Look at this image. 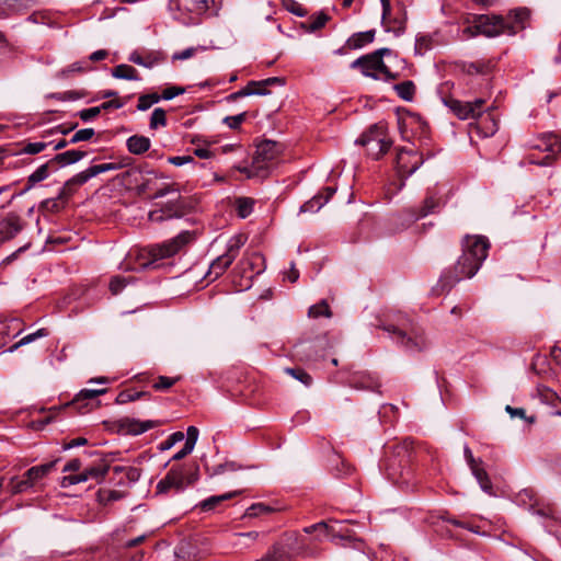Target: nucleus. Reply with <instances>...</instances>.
Listing matches in <instances>:
<instances>
[{
    "label": "nucleus",
    "mask_w": 561,
    "mask_h": 561,
    "mask_svg": "<svg viewBox=\"0 0 561 561\" xmlns=\"http://www.w3.org/2000/svg\"><path fill=\"white\" fill-rule=\"evenodd\" d=\"M247 113H240L238 115L233 116H227L225 117L224 122L229 126L231 129H238L240 125L245 121Z\"/></svg>",
    "instance_id": "obj_63"
},
{
    "label": "nucleus",
    "mask_w": 561,
    "mask_h": 561,
    "mask_svg": "<svg viewBox=\"0 0 561 561\" xmlns=\"http://www.w3.org/2000/svg\"><path fill=\"white\" fill-rule=\"evenodd\" d=\"M19 324L18 319L1 320L0 321V347L7 344L8 339L11 336V328Z\"/></svg>",
    "instance_id": "obj_43"
},
{
    "label": "nucleus",
    "mask_w": 561,
    "mask_h": 561,
    "mask_svg": "<svg viewBox=\"0 0 561 561\" xmlns=\"http://www.w3.org/2000/svg\"><path fill=\"white\" fill-rule=\"evenodd\" d=\"M150 139L142 135H133L126 140L127 150L136 156L147 152L150 149Z\"/></svg>",
    "instance_id": "obj_24"
},
{
    "label": "nucleus",
    "mask_w": 561,
    "mask_h": 561,
    "mask_svg": "<svg viewBox=\"0 0 561 561\" xmlns=\"http://www.w3.org/2000/svg\"><path fill=\"white\" fill-rule=\"evenodd\" d=\"M173 217H179V215L176 213H172L170 209L153 210V211H150V214H149V219L151 221H156V222L162 221L165 218H173Z\"/></svg>",
    "instance_id": "obj_62"
},
{
    "label": "nucleus",
    "mask_w": 561,
    "mask_h": 561,
    "mask_svg": "<svg viewBox=\"0 0 561 561\" xmlns=\"http://www.w3.org/2000/svg\"><path fill=\"white\" fill-rule=\"evenodd\" d=\"M191 142L193 145H196V148L193 149V154L198 157L199 159H210L215 156L214 151L209 150L207 147L199 146V144L202 142L201 137H193Z\"/></svg>",
    "instance_id": "obj_52"
},
{
    "label": "nucleus",
    "mask_w": 561,
    "mask_h": 561,
    "mask_svg": "<svg viewBox=\"0 0 561 561\" xmlns=\"http://www.w3.org/2000/svg\"><path fill=\"white\" fill-rule=\"evenodd\" d=\"M184 92H185L184 88L173 85V87H168L167 89H164L162 91V93L159 94V96H161L162 100L169 101L180 94H183Z\"/></svg>",
    "instance_id": "obj_64"
},
{
    "label": "nucleus",
    "mask_w": 561,
    "mask_h": 561,
    "mask_svg": "<svg viewBox=\"0 0 561 561\" xmlns=\"http://www.w3.org/2000/svg\"><path fill=\"white\" fill-rule=\"evenodd\" d=\"M95 131L93 128H83L75 133V135L69 139L70 144H77L80 141L90 140L94 136Z\"/></svg>",
    "instance_id": "obj_59"
},
{
    "label": "nucleus",
    "mask_w": 561,
    "mask_h": 561,
    "mask_svg": "<svg viewBox=\"0 0 561 561\" xmlns=\"http://www.w3.org/2000/svg\"><path fill=\"white\" fill-rule=\"evenodd\" d=\"M247 240V236L242 233L232 236L227 242L226 252L224 254L234 261Z\"/></svg>",
    "instance_id": "obj_31"
},
{
    "label": "nucleus",
    "mask_w": 561,
    "mask_h": 561,
    "mask_svg": "<svg viewBox=\"0 0 561 561\" xmlns=\"http://www.w3.org/2000/svg\"><path fill=\"white\" fill-rule=\"evenodd\" d=\"M24 227L23 219L14 214L9 213L0 217V242H5L14 238Z\"/></svg>",
    "instance_id": "obj_17"
},
{
    "label": "nucleus",
    "mask_w": 561,
    "mask_h": 561,
    "mask_svg": "<svg viewBox=\"0 0 561 561\" xmlns=\"http://www.w3.org/2000/svg\"><path fill=\"white\" fill-rule=\"evenodd\" d=\"M490 243L486 238L467 236L462 241V254L454 270L443 273L438 280L442 290H450L463 278L473 277L488 256Z\"/></svg>",
    "instance_id": "obj_1"
},
{
    "label": "nucleus",
    "mask_w": 561,
    "mask_h": 561,
    "mask_svg": "<svg viewBox=\"0 0 561 561\" xmlns=\"http://www.w3.org/2000/svg\"><path fill=\"white\" fill-rule=\"evenodd\" d=\"M161 424L160 421H139L131 417H124L119 420L118 427L122 434L124 435H140L153 427H157Z\"/></svg>",
    "instance_id": "obj_18"
},
{
    "label": "nucleus",
    "mask_w": 561,
    "mask_h": 561,
    "mask_svg": "<svg viewBox=\"0 0 561 561\" xmlns=\"http://www.w3.org/2000/svg\"><path fill=\"white\" fill-rule=\"evenodd\" d=\"M168 162L175 165V167H182V165H185V164H193L194 167H198V168H207L208 167V163H197L194 158L190 154L187 156H174V157H169L168 158Z\"/></svg>",
    "instance_id": "obj_44"
},
{
    "label": "nucleus",
    "mask_w": 561,
    "mask_h": 561,
    "mask_svg": "<svg viewBox=\"0 0 561 561\" xmlns=\"http://www.w3.org/2000/svg\"><path fill=\"white\" fill-rule=\"evenodd\" d=\"M423 162V158L417 152L401 149L396 157V169L398 174L405 180L412 175Z\"/></svg>",
    "instance_id": "obj_13"
},
{
    "label": "nucleus",
    "mask_w": 561,
    "mask_h": 561,
    "mask_svg": "<svg viewBox=\"0 0 561 561\" xmlns=\"http://www.w3.org/2000/svg\"><path fill=\"white\" fill-rule=\"evenodd\" d=\"M375 38V31H366V32H359L354 34L352 37L348 38L347 45L352 49H358L365 46L366 44H369Z\"/></svg>",
    "instance_id": "obj_33"
},
{
    "label": "nucleus",
    "mask_w": 561,
    "mask_h": 561,
    "mask_svg": "<svg viewBox=\"0 0 561 561\" xmlns=\"http://www.w3.org/2000/svg\"><path fill=\"white\" fill-rule=\"evenodd\" d=\"M179 378H171L167 376H159L158 379L153 382L152 387L157 391H164L170 389Z\"/></svg>",
    "instance_id": "obj_57"
},
{
    "label": "nucleus",
    "mask_w": 561,
    "mask_h": 561,
    "mask_svg": "<svg viewBox=\"0 0 561 561\" xmlns=\"http://www.w3.org/2000/svg\"><path fill=\"white\" fill-rule=\"evenodd\" d=\"M530 12L527 8H516L506 15L480 14L476 15L472 26H467L463 33L468 36L481 34L486 37L501 35L513 36L526 28Z\"/></svg>",
    "instance_id": "obj_2"
},
{
    "label": "nucleus",
    "mask_w": 561,
    "mask_h": 561,
    "mask_svg": "<svg viewBox=\"0 0 561 561\" xmlns=\"http://www.w3.org/2000/svg\"><path fill=\"white\" fill-rule=\"evenodd\" d=\"M236 205L238 216L247 218L253 211L254 201L249 197H239Z\"/></svg>",
    "instance_id": "obj_41"
},
{
    "label": "nucleus",
    "mask_w": 561,
    "mask_h": 561,
    "mask_svg": "<svg viewBox=\"0 0 561 561\" xmlns=\"http://www.w3.org/2000/svg\"><path fill=\"white\" fill-rule=\"evenodd\" d=\"M47 146H48L47 142H42V141L27 142L26 145L23 146V148L21 149V152L26 153V154H37V153L42 152L43 150H45Z\"/></svg>",
    "instance_id": "obj_60"
},
{
    "label": "nucleus",
    "mask_w": 561,
    "mask_h": 561,
    "mask_svg": "<svg viewBox=\"0 0 561 561\" xmlns=\"http://www.w3.org/2000/svg\"><path fill=\"white\" fill-rule=\"evenodd\" d=\"M481 465L482 463H478V465L471 467L470 468L471 473L476 478V480L479 483L481 490L484 493L489 494V495H493L494 492H493L492 482H491V480L489 478L488 472L484 470V468L481 467Z\"/></svg>",
    "instance_id": "obj_27"
},
{
    "label": "nucleus",
    "mask_w": 561,
    "mask_h": 561,
    "mask_svg": "<svg viewBox=\"0 0 561 561\" xmlns=\"http://www.w3.org/2000/svg\"><path fill=\"white\" fill-rule=\"evenodd\" d=\"M89 69H90V67H89V62L87 60H79V61H75L71 65L59 70L57 73V77L61 78V79L69 78L73 73H81Z\"/></svg>",
    "instance_id": "obj_35"
},
{
    "label": "nucleus",
    "mask_w": 561,
    "mask_h": 561,
    "mask_svg": "<svg viewBox=\"0 0 561 561\" xmlns=\"http://www.w3.org/2000/svg\"><path fill=\"white\" fill-rule=\"evenodd\" d=\"M393 89L398 96L407 102H411L414 99L416 88L414 82L411 80L397 83L394 84Z\"/></svg>",
    "instance_id": "obj_34"
},
{
    "label": "nucleus",
    "mask_w": 561,
    "mask_h": 561,
    "mask_svg": "<svg viewBox=\"0 0 561 561\" xmlns=\"http://www.w3.org/2000/svg\"><path fill=\"white\" fill-rule=\"evenodd\" d=\"M49 334L48 330L45 329V328H42V329H38L37 331L33 332V333H30L25 336H23L19 342H16L15 344H13L12 346L9 347L8 352L9 353H13L14 351H16L19 347L23 346V345H26L28 343H32L34 342L35 340L39 339V337H45Z\"/></svg>",
    "instance_id": "obj_38"
},
{
    "label": "nucleus",
    "mask_w": 561,
    "mask_h": 561,
    "mask_svg": "<svg viewBox=\"0 0 561 561\" xmlns=\"http://www.w3.org/2000/svg\"><path fill=\"white\" fill-rule=\"evenodd\" d=\"M112 469L111 483L115 486H127L137 482L140 478V470L136 467L115 466Z\"/></svg>",
    "instance_id": "obj_19"
},
{
    "label": "nucleus",
    "mask_w": 561,
    "mask_h": 561,
    "mask_svg": "<svg viewBox=\"0 0 561 561\" xmlns=\"http://www.w3.org/2000/svg\"><path fill=\"white\" fill-rule=\"evenodd\" d=\"M324 344V339L319 337L313 341L299 342L295 345V355L306 362H317L320 358H323V355L318 354L316 350L323 347Z\"/></svg>",
    "instance_id": "obj_20"
},
{
    "label": "nucleus",
    "mask_w": 561,
    "mask_h": 561,
    "mask_svg": "<svg viewBox=\"0 0 561 561\" xmlns=\"http://www.w3.org/2000/svg\"><path fill=\"white\" fill-rule=\"evenodd\" d=\"M112 76L116 79H124V80H130V81H139L140 77L138 75V71L126 64L117 65L112 69Z\"/></svg>",
    "instance_id": "obj_32"
},
{
    "label": "nucleus",
    "mask_w": 561,
    "mask_h": 561,
    "mask_svg": "<svg viewBox=\"0 0 561 561\" xmlns=\"http://www.w3.org/2000/svg\"><path fill=\"white\" fill-rule=\"evenodd\" d=\"M351 68L360 69L365 77L373 79H379L380 75L387 81L397 79V73L391 72L383 60L377 58L373 53L355 59L351 64Z\"/></svg>",
    "instance_id": "obj_8"
},
{
    "label": "nucleus",
    "mask_w": 561,
    "mask_h": 561,
    "mask_svg": "<svg viewBox=\"0 0 561 561\" xmlns=\"http://www.w3.org/2000/svg\"><path fill=\"white\" fill-rule=\"evenodd\" d=\"M185 438V435L183 432H174L172 433L165 440H163L159 445L160 450H169L171 449L175 444L182 442Z\"/></svg>",
    "instance_id": "obj_55"
},
{
    "label": "nucleus",
    "mask_w": 561,
    "mask_h": 561,
    "mask_svg": "<svg viewBox=\"0 0 561 561\" xmlns=\"http://www.w3.org/2000/svg\"><path fill=\"white\" fill-rule=\"evenodd\" d=\"M439 204H440L439 198L435 197L434 195H428L425 198L422 208L420 209V214L417 216L411 217V221L416 220L421 217H425V216L434 213L436 210V208L439 207Z\"/></svg>",
    "instance_id": "obj_39"
},
{
    "label": "nucleus",
    "mask_w": 561,
    "mask_h": 561,
    "mask_svg": "<svg viewBox=\"0 0 561 561\" xmlns=\"http://www.w3.org/2000/svg\"><path fill=\"white\" fill-rule=\"evenodd\" d=\"M192 239V234L188 231H183L179 233L176 237L159 243L153 244L149 249V254L152 257L151 263H154L159 260L173 256L176 254L185 244H187Z\"/></svg>",
    "instance_id": "obj_10"
},
{
    "label": "nucleus",
    "mask_w": 561,
    "mask_h": 561,
    "mask_svg": "<svg viewBox=\"0 0 561 561\" xmlns=\"http://www.w3.org/2000/svg\"><path fill=\"white\" fill-rule=\"evenodd\" d=\"M478 117L477 133L484 138L493 136L497 130V121L490 113Z\"/></svg>",
    "instance_id": "obj_25"
},
{
    "label": "nucleus",
    "mask_w": 561,
    "mask_h": 561,
    "mask_svg": "<svg viewBox=\"0 0 561 561\" xmlns=\"http://www.w3.org/2000/svg\"><path fill=\"white\" fill-rule=\"evenodd\" d=\"M442 102L448 107L459 119L477 118L483 114L485 101L476 99L473 102H463L453 96L442 98Z\"/></svg>",
    "instance_id": "obj_9"
},
{
    "label": "nucleus",
    "mask_w": 561,
    "mask_h": 561,
    "mask_svg": "<svg viewBox=\"0 0 561 561\" xmlns=\"http://www.w3.org/2000/svg\"><path fill=\"white\" fill-rule=\"evenodd\" d=\"M285 373L300 381L306 387H309L312 383V377L302 368H285Z\"/></svg>",
    "instance_id": "obj_49"
},
{
    "label": "nucleus",
    "mask_w": 561,
    "mask_h": 561,
    "mask_svg": "<svg viewBox=\"0 0 561 561\" xmlns=\"http://www.w3.org/2000/svg\"><path fill=\"white\" fill-rule=\"evenodd\" d=\"M72 187L73 186H70V187L64 186L57 198H47V199L43 201L41 203V208L48 210V211H53V213L59 211L60 210L59 199L64 198L67 195L72 194Z\"/></svg>",
    "instance_id": "obj_36"
},
{
    "label": "nucleus",
    "mask_w": 561,
    "mask_h": 561,
    "mask_svg": "<svg viewBox=\"0 0 561 561\" xmlns=\"http://www.w3.org/2000/svg\"><path fill=\"white\" fill-rule=\"evenodd\" d=\"M537 393L540 401L545 404L557 407L558 403H561V399L558 393L548 387H538Z\"/></svg>",
    "instance_id": "obj_37"
},
{
    "label": "nucleus",
    "mask_w": 561,
    "mask_h": 561,
    "mask_svg": "<svg viewBox=\"0 0 561 561\" xmlns=\"http://www.w3.org/2000/svg\"><path fill=\"white\" fill-rule=\"evenodd\" d=\"M116 459L117 454L115 453L104 455L99 461L83 470L87 474V480L94 481L95 483H102L105 479V476L111 470L112 462Z\"/></svg>",
    "instance_id": "obj_16"
},
{
    "label": "nucleus",
    "mask_w": 561,
    "mask_h": 561,
    "mask_svg": "<svg viewBox=\"0 0 561 561\" xmlns=\"http://www.w3.org/2000/svg\"><path fill=\"white\" fill-rule=\"evenodd\" d=\"M129 283V279L124 276H115L110 282V290L113 295L119 294Z\"/></svg>",
    "instance_id": "obj_58"
},
{
    "label": "nucleus",
    "mask_w": 561,
    "mask_h": 561,
    "mask_svg": "<svg viewBox=\"0 0 561 561\" xmlns=\"http://www.w3.org/2000/svg\"><path fill=\"white\" fill-rule=\"evenodd\" d=\"M122 167H123V164L112 163V162L91 165L88 169L77 173L71 179H69L65 183V187L81 186V185L85 184L89 180H91L92 178H94L101 173L118 170Z\"/></svg>",
    "instance_id": "obj_15"
},
{
    "label": "nucleus",
    "mask_w": 561,
    "mask_h": 561,
    "mask_svg": "<svg viewBox=\"0 0 561 561\" xmlns=\"http://www.w3.org/2000/svg\"><path fill=\"white\" fill-rule=\"evenodd\" d=\"M327 204V199H322V193H318L311 199L300 206V213H317Z\"/></svg>",
    "instance_id": "obj_40"
},
{
    "label": "nucleus",
    "mask_w": 561,
    "mask_h": 561,
    "mask_svg": "<svg viewBox=\"0 0 561 561\" xmlns=\"http://www.w3.org/2000/svg\"><path fill=\"white\" fill-rule=\"evenodd\" d=\"M124 493L116 490H100L98 493L99 501L103 504H108L121 500Z\"/></svg>",
    "instance_id": "obj_53"
},
{
    "label": "nucleus",
    "mask_w": 561,
    "mask_h": 561,
    "mask_svg": "<svg viewBox=\"0 0 561 561\" xmlns=\"http://www.w3.org/2000/svg\"><path fill=\"white\" fill-rule=\"evenodd\" d=\"M392 448V453L399 458V467L407 463L410 459L411 450L413 449V442L411 439H404L401 444L386 448V454Z\"/></svg>",
    "instance_id": "obj_28"
},
{
    "label": "nucleus",
    "mask_w": 561,
    "mask_h": 561,
    "mask_svg": "<svg viewBox=\"0 0 561 561\" xmlns=\"http://www.w3.org/2000/svg\"><path fill=\"white\" fill-rule=\"evenodd\" d=\"M58 460H53L27 469L21 478L12 477L9 482L12 495L37 492L44 489V479L55 469Z\"/></svg>",
    "instance_id": "obj_4"
},
{
    "label": "nucleus",
    "mask_w": 561,
    "mask_h": 561,
    "mask_svg": "<svg viewBox=\"0 0 561 561\" xmlns=\"http://www.w3.org/2000/svg\"><path fill=\"white\" fill-rule=\"evenodd\" d=\"M167 59L165 55L161 51H150L144 55V62L142 67L151 69L162 62H164Z\"/></svg>",
    "instance_id": "obj_45"
},
{
    "label": "nucleus",
    "mask_w": 561,
    "mask_h": 561,
    "mask_svg": "<svg viewBox=\"0 0 561 561\" xmlns=\"http://www.w3.org/2000/svg\"><path fill=\"white\" fill-rule=\"evenodd\" d=\"M273 512V508L263 503H254L250 507L247 508L244 516L245 517H257L264 514H268Z\"/></svg>",
    "instance_id": "obj_54"
},
{
    "label": "nucleus",
    "mask_w": 561,
    "mask_h": 561,
    "mask_svg": "<svg viewBox=\"0 0 561 561\" xmlns=\"http://www.w3.org/2000/svg\"><path fill=\"white\" fill-rule=\"evenodd\" d=\"M286 551V547H283L279 541L270 548L274 561H291Z\"/></svg>",
    "instance_id": "obj_56"
},
{
    "label": "nucleus",
    "mask_w": 561,
    "mask_h": 561,
    "mask_svg": "<svg viewBox=\"0 0 561 561\" xmlns=\"http://www.w3.org/2000/svg\"><path fill=\"white\" fill-rule=\"evenodd\" d=\"M279 152V145L273 140L261 141L255 151L254 163L262 168L261 163L274 160Z\"/></svg>",
    "instance_id": "obj_21"
},
{
    "label": "nucleus",
    "mask_w": 561,
    "mask_h": 561,
    "mask_svg": "<svg viewBox=\"0 0 561 561\" xmlns=\"http://www.w3.org/2000/svg\"><path fill=\"white\" fill-rule=\"evenodd\" d=\"M382 7L381 21L387 32L392 31L397 36H400L405 31L407 12L403 3L399 2L398 8L400 15L391 18V3L390 0H380Z\"/></svg>",
    "instance_id": "obj_11"
},
{
    "label": "nucleus",
    "mask_w": 561,
    "mask_h": 561,
    "mask_svg": "<svg viewBox=\"0 0 561 561\" xmlns=\"http://www.w3.org/2000/svg\"><path fill=\"white\" fill-rule=\"evenodd\" d=\"M233 260L228 257L226 254L219 255L215 259L208 270V276H213V279L218 278L222 275L226 270L232 264Z\"/></svg>",
    "instance_id": "obj_29"
},
{
    "label": "nucleus",
    "mask_w": 561,
    "mask_h": 561,
    "mask_svg": "<svg viewBox=\"0 0 561 561\" xmlns=\"http://www.w3.org/2000/svg\"><path fill=\"white\" fill-rule=\"evenodd\" d=\"M106 392V389H82L73 399L72 403H80L85 400H94Z\"/></svg>",
    "instance_id": "obj_46"
},
{
    "label": "nucleus",
    "mask_w": 561,
    "mask_h": 561,
    "mask_svg": "<svg viewBox=\"0 0 561 561\" xmlns=\"http://www.w3.org/2000/svg\"><path fill=\"white\" fill-rule=\"evenodd\" d=\"M350 386L357 390L376 391L380 387L378 377L369 373H355L350 378Z\"/></svg>",
    "instance_id": "obj_22"
},
{
    "label": "nucleus",
    "mask_w": 561,
    "mask_h": 561,
    "mask_svg": "<svg viewBox=\"0 0 561 561\" xmlns=\"http://www.w3.org/2000/svg\"><path fill=\"white\" fill-rule=\"evenodd\" d=\"M534 147L540 151H547L550 154H547L542 160L530 159V163L549 165L552 161V154L561 151V137L553 133L543 134Z\"/></svg>",
    "instance_id": "obj_14"
},
{
    "label": "nucleus",
    "mask_w": 561,
    "mask_h": 561,
    "mask_svg": "<svg viewBox=\"0 0 561 561\" xmlns=\"http://www.w3.org/2000/svg\"><path fill=\"white\" fill-rule=\"evenodd\" d=\"M355 142L365 147L367 153L376 160L381 158L392 145L387 137V126L381 122L371 125Z\"/></svg>",
    "instance_id": "obj_6"
},
{
    "label": "nucleus",
    "mask_w": 561,
    "mask_h": 561,
    "mask_svg": "<svg viewBox=\"0 0 561 561\" xmlns=\"http://www.w3.org/2000/svg\"><path fill=\"white\" fill-rule=\"evenodd\" d=\"M330 20V16L324 12H318L316 14H312L308 21L302 23V28L309 33H314L327 24V22Z\"/></svg>",
    "instance_id": "obj_30"
},
{
    "label": "nucleus",
    "mask_w": 561,
    "mask_h": 561,
    "mask_svg": "<svg viewBox=\"0 0 561 561\" xmlns=\"http://www.w3.org/2000/svg\"><path fill=\"white\" fill-rule=\"evenodd\" d=\"M240 493V491H232L220 495H213L209 496L203 501H201L196 507H199L203 512H210L215 510L218 505H220L222 502L230 500L234 496H237Z\"/></svg>",
    "instance_id": "obj_26"
},
{
    "label": "nucleus",
    "mask_w": 561,
    "mask_h": 561,
    "mask_svg": "<svg viewBox=\"0 0 561 561\" xmlns=\"http://www.w3.org/2000/svg\"><path fill=\"white\" fill-rule=\"evenodd\" d=\"M330 530L331 528L329 527V525L322 520L311 526L305 527V535L297 533L288 534L279 542L283 547H286V552L290 559L299 556L307 557L311 556L312 552L308 548L306 535L318 533L317 538H320L321 536L329 535Z\"/></svg>",
    "instance_id": "obj_5"
},
{
    "label": "nucleus",
    "mask_w": 561,
    "mask_h": 561,
    "mask_svg": "<svg viewBox=\"0 0 561 561\" xmlns=\"http://www.w3.org/2000/svg\"><path fill=\"white\" fill-rule=\"evenodd\" d=\"M160 100H161V96H159L158 93L142 94L138 99L137 110L142 111V112L147 111L153 104L158 103Z\"/></svg>",
    "instance_id": "obj_48"
},
{
    "label": "nucleus",
    "mask_w": 561,
    "mask_h": 561,
    "mask_svg": "<svg viewBox=\"0 0 561 561\" xmlns=\"http://www.w3.org/2000/svg\"><path fill=\"white\" fill-rule=\"evenodd\" d=\"M380 328L389 334L399 347L408 353L422 352L428 345L425 336L412 328L411 320L401 313H398L397 323L381 324Z\"/></svg>",
    "instance_id": "obj_3"
},
{
    "label": "nucleus",
    "mask_w": 561,
    "mask_h": 561,
    "mask_svg": "<svg viewBox=\"0 0 561 561\" xmlns=\"http://www.w3.org/2000/svg\"><path fill=\"white\" fill-rule=\"evenodd\" d=\"M167 125V114L165 111L161 107H157L151 113L150 117V128L157 129L158 127H164Z\"/></svg>",
    "instance_id": "obj_51"
},
{
    "label": "nucleus",
    "mask_w": 561,
    "mask_h": 561,
    "mask_svg": "<svg viewBox=\"0 0 561 561\" xmlns=\"http://www.w3.org/2000/svg\"><path fill=\"white\" fill-rule=\"evenodd\" d=\"M147 396V392L145 391H135V392H131L129 390H123L121 391L117 397H116V403L117 404H125V403H128V402H133V401H136L142 397Z\"/></svg>",
    "instance_id": "obj_50"
},
{
    "label": "nucleus",
    "mask_w": 561,
    "mask_h": 561,
    "mask_svg": "<svg viewBox=\"0 0 561 561\" xmlns=\"http://www.w3.org/2000/svg\"><path fill=\"white\" fill-rule=\"evenodd\" d=\"M214 0H170L173 18L183 24L195 23L197 16L207 12Z\"/></svg>",
    "instance_id": "obj_7"
},
{
    "label": "nucleus",
    "mask_w": 561,
    "mask_h": 561,
    "mask_svg": "<svg viewBox=\"0 0 561 561\" xmlns=\"http://www.w3.org/2000/svg\"><path fill=\"white\" fill-rule=\"evenodd\" d=\"M87 156L85 151L81 150H67L65 152L56 154L54 158H51V162L55 167H67L70 164H73L81 159H83Z\"/></svg>",
    "instance_id": "obj_23"
},
{
    "label": "nucleus",
    "mask_w": 561,
    "mask_h": 561,
    "mask_svg": "<svg viewBox=\"0 0 561 561\" xmlns=\"http://www.w3.org/2000/svg\"><path fill=\"white\" fill-rule=\"evenodd\" d=\"M248 88H249V92L250 95H267L270 94V91L268 89L266 88V85H263V83L260 81H250L248 82Z\"/></svg>",
    "instance_id": "obj_61"
},
{
    "label": "nucleus",
    "mask_w": 561,
    "mask_h": 561,
    "mask_svg": "<svg viewBox=\"0 0 561 561\" xmlns=\"http://www.w3.org/2000/svg\"><path fill=\"white\" fill-rule=\"evenodd\" d=\"M58 170V167H55L51 162V160H48L44 164H41L34 172H32L27 179H26V185L25 187L20 191L19 193L11 194L9 197L5 198L3 203L0 204V207L3 208L7 205L11 204V202L16 196H22L30 190H32L37 183L46 180L50 173L56 172Z\"/></svg>",
    "instance_id": "obj_12"
},
{
    "label": "nucleus",
    "mask_w": 561,
    "mask_h": 561,
    "mask_svg": "<svg viewBox=\"0 0 561 561\" xmlns=\"http://www.w3.org/2000/svg\"><path fill=\"white\" fill-rule=\"evenodd\" d=\"M308 316L311 318L327 317L331 318L332 312L327 300H321L319 304H316L309 308Z\"/></svg>",
    "instance_id": "obj_42"
},
{
    "label": "nucleus",
    "mask_w": 561,
    "mask_h": 561,
    "mask_svg": "<svg viewBox=\"0 0 561 561\" xmlns=\"http://www.w3.org/2000/svg\"><path fill=\"white\" fill-rule=\"evenodd\" d=\"M167 477H170V484L172 488L176 489L178 491H182L186 486L184 474L181 470L172 468L168 473Z\"/></svg>",
    "instance_id": "obj_47"
}]
</instances>
